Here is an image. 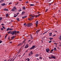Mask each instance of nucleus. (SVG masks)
<instances>
[{"mask_svg":"<svg viewBox=\"0 0 61 61\" xmlns=\"http://www.w3.org/2000/svg\"><path fill=\"white\" fill-rule=\"evenodd\" d=\"M35 16H36V15H33V16H32V17H33V19H34V17H35Z\"/></svg>","mask_w":61,"mask_h":61,"instance_id":"nucleus-45","label":"nucleus"},{"mask_svg":"<svg viewBox=\"0 0 61 61\" xmlns=\"http://www.w3.org/2000/svg\"><path fill=\"white\" fill-rule=\"evenodd\" d=\"M24 25H25V26H27V24H26L25 23L24 24Z\"/></svg>","mask_w":61,"mask_h":61,"instance_id":"nucleus-30","label":"nucleus"},{"mask_svg":"<svg viewBox=\"0 0 61 61\" xmlns=\"http://www.w3.org/2000/svg\"><path fill=\"white\" fill-rule=\"evenodd\" d=\"M34 19V17H31L30 18H28V19L29 20H32V19Z\"/></svg>","mask_w":61,"mask_h":61,"instance_id":"nucleus-9","label":"nucleus"},{"mask_svg":"<svg viewBox=\"0 0 61 61\" xmlns=\"http://www.w3.org/2000/svg\"><path fill=\"white\" fill-rule=\"evenodd\" d=\"M30 6H34L35 5L34 4H30Z\"/></svg>","mask_w":61,"mask_h":61,"instance_id":"nucleus-36","label":"nucleus"},{"mask_svg":"<svg viewBox=\"0 0 61 61\" xmlns=\"http://www.w3.org/2000/svg\"><path fill=\"white\" fill-rule=\"evenodd\" d=\"M16 33H19V31H16Z\"/></svg>","mask_w":61,"mask_h":61,"instance_id":"nucleus-41","label":"nucleus"},{"mask_svg":"<svg viewBox=\"0 0 61 61\" xmlns=\"http://www.w3.org/2000/svg\"><path fill=\"white\" fill-rule=\"evenodd\" d=\"M39 59H42V58L41 57H40L39 58Z\"/></svg>","mask_w":61,"mask_h":61,"instance_id":"nucleus-52","label":"nucleus"},{"mask_svg":"<svg viewBox=\"0 0 61 61\" xmlns=\"http://www.w3.org/2000/svg\"><path fill=\"white\" fill-rule=\"evenodd\" d=\"M1 1H2V2H4V0H1Z\"/></svg>","mask_w":61,"mask_h":61,"instance_id":"nucleus-61","label":"nucleus"},{"mask_svg":"<svg viewBox=\"0 0 61 61\" xmlns=\"http://www.w3.org/2000/svg\"><path fill=\"white\" fill-rule=\"evenodd\" d=\"M59 46H61V44H60V45Z\"/></svg>","mask_w":61,"mask_h":61,"instance_id":"nucleus-64","label":"nucleus"},{"mask_svg":"<svg viewBox=\"0 0 61 61\" xmlns=\"http://www.w3.org/2000/svg\"><path fill=\"white\" fill-rule=\"evenodd\" d=\"M30 16H31L32 17V16H32V15L31 14L30 15Z\"/></svg>","mask_w":61,"mask_h":61,"instance_id":"nucleus-60","label":"nucleus"},{"mask_svg":"<svg viewBox=\"0 0 61 61\" xmlns=\"http://www.w3.org/2000/svg\"><path fill=\"white\" fill-rule=\"evenodd\" d=\"M19 51H20V52H21V49H20L19 50Z\"/></svg>","mask_w":61,"mask_h":61,"instance_id":"nucleus-56","label":"nucleus"},{"mask_svg":"<svg viewBox=\"0 0 61 61\" xmlns=\"http://www.w3.org/2000/svg\"><path fill=\"white\" fill-rule=\"evenodd\" d=\"M51 42H52V41H49V42L50 43H51Z\"/></svg>","mask_w":61,"mask_h":61,"instance_id":"nucleus-54","label":"nucleus"},{"mask_svg":"<svg viewBox=\"0 0 61 61\" xmlns=\"http://www.w3.org/2000/svg\"><path fill=\"white\" fill-rule=\"evenodd\" d=\"M48 10L47 9H46L45 11V12H47V11Z\"/></svg>","mask_w":61,"mask_h":61,"instance_id":"nucleus-37","label":"nucleus"},{"mask_svg":"<svg viewBox=\"0 0 61 61\" xmlns=\"http://www.w3.org/2000/svg\"><path fill=\"white\" fill-rule=\"evenodd\" d=\"M40 30H41V29H39L37 30L36 31V34H37V35H38V33H39V32L40 31Z\"/></svg>","mask_w":61,"mask_h":61,"instance_id":"nucleus-8","label":"nucleus"},{"mask_svg":"<svg viewBox=\"0 0 61 61\" xmlns=\"http://www.w3.org/2000/svg\"><path fill=\"white\" fill-rule=\"evenodd\" d=\"M15 58L13 59V60L12 61H14L15 59Z\"/></svg>","mask_w":61,"mask_h":61,"instance_id":"nucleus-58","label":"nucleus"},{"mask_svg":"<svg viewBox=\"0 0 61 61\" xmlns=\"http://www.w3.org/2000/svg\"><path fill=\"white\" fill-rule=\"evenodd\" d=\"M29 45L28 44H26L25 46L24 47V48L26 49V48H27L28 47H29Z\"/></svg>","mask_w":61,"mask_h":61,"instance_id":"nucleus-5","label":"nucleus"},{"mask_svg":"<svg viewBox=\"0 0 61 61\" xmlns=\"http://www.w3.org/2000/svg\"><path fill=\"white\" fill-rule=\"evenodd\" d=\"M33 41H30V43H33Z\"/></svg>","mask_w":61,"mask_h":61,"instance_id":"nucleus-57","label":"nucleus"},{"mask_svg":"<svg viewBox=\"0 0 61 61\" xmlns=\"http://www.w3.org/2000/svg\"><path fill=\"white\" fill-rule=\"evenodd\" d=\"M1 30H4V29H3V28H1Z\"/></svg>","mask_w":61,"mask_h":61,"instance_id":"nucleus-48","label":"nucleus"},{"mask_svg":"<svg viewBox=\"0 0 61 61\" xmlns=\"http://www.w3.org/2000/svg\"><path fill=\"white\" fill-rule=\"evenodd\" d=\"M59 39H60V40H61V36H60L59 37Z\"/></svg>","mask_w":61,"mask_h":61,"instance_id":"nucleus-24","label":"nucleus"},{"mask_svg":"<svg viewBox=\"0 0 61 61\" xmlns=\"http://www.w3.org/2000/svg\"><path fill=\"white\" fill-rule=\"evenodd\" d=\"M46 51L47 53H50L49 51H50V50L49 48H46Z\"/></svg>","mask_w":61,"mask_h":61,"instance_id":"nucleus-7","label":"nucleus"},{"mask_svg":"<svg viewBox=\"0 0 61 61\" xmlns=\"http://www.w3.org/2000/svg\"><path fill=\"white\" fill-rule=\"evenodd\" d=\"M40 12H37V14H40Z\"/></svg>","mask_w":61,"mask_h":61,"instance_id":"nucleus-46","label":"nucleus"},{"mask_svg":"<svg viewBox=\"0 0 61 61\" xmlns=\"http://www.w3.org/2000/svg\"><path fill=\"white\" fill-rule=\"evenodd\" d=\"M10 34H12V36H13V33L12 32L11 33H10Z\"/></svg>","mask_w":61,"mask_h":61,"instance_id":"nucleus-51","label":"nucleus"},{"mask_svg":"<svg viewBox=\"0 0 61 61\" xmlns=\"http://www.w3.org/2000/svg\"><path fill=\"white\" fill-rule=\"evenodd\" d=\"M40 15H41V14H38V15H37L38 17V16H40Z\"/></svg>","mask_w":61,"mask_h":61,"instance_id":"nucleus-49","label":"nucleus"},{"mask_svg":"<svg viewBox=\"0 0 61 61\" xmlns=\"http://www.w3.org/2000/svg\"><path fill=\"white\" fill-rule=\"evenodd\" d=\"M3 42V41H0V44H1V43H2Z\"/></svg>","mask_w":61,"mask_h":61,"instance_id":"nucleus-47","label":"nucleus"},{"mask_svg":"<svg viewBox=\"0 0 61 61\" xmlns=\"http://www.w3.org/2000/svg\"><path fill=\"white\" fill-rule=\"evenodd\" d=\"M33 53H34L32 51H31L29 53L28 56H30L31 55H32L33 54Z\"/></svg>","mask_w":61,"mask_h":61,"instance_id":"nucleus-6","label":"nucleus"},{"mask_svg":"<svg viewBox=\"0 0 61 61\" xmlns=\"http://www.w3.org/2000/svg\"><path fill=\"white\" fill-rule=\"evenodd\" d=\"M37 17H38V16H37V15H35L36 18Z\"/></svg>","mask_w":61,"mask_h":61,"instance_id":"nucleus-43","label":"nucleus"},{"mask_svg":"<svg viewBox=\"0 0 61 61\" xmlns=\"http://www.w3.org/2000/svg\"><path fill=\"white\" fill-rule=\"evenodd\" d=\"M15 36H13L11 38L12 40H13V39H14L15 38Z\"/></svg>","mask_w":61,"mask_h":61,"instance_id":"nucleus-12","label":"nucleus"},{"mask_svg":"<svg viewBox=\"0 0 61 61\" xmlns=\"http://www.w3.org/2000/svg\"><path fill=\"white\" fill-rule=\"evenodd\" d=\"M25 40H24V41L22 42V44H23V43H24L25 44Z\"/></svg>","mask_w":61,"mask_h":61,"instance_id":"nucleus-22","label":"nucleus"},{"mask_svg":"<svg viewBox=\"0 0 61 61\" xmlns=\"http://www.w3.org/2000/svg\"><path fill=\"white\" fill-rule=\"evenodd\" d=\"M2 2L1 1V0H0V3H1Z\"/></svg>","mask_w":61,"mask_h":61,"instance_id":"nucleus-63","label":"nucleus"},{"mask_svg":"<svg viewBox=\"0 0 61 61\" xmlns=\"http://www.w3.org/2000/svg\"><path fill=\"white\" fill-rule=\"evenodd\" d=\"M51 57H49V59H51V58H53V59H56V57L55 56H54L53 55H51Z\"/></svg>","mask_w":61,"mask_h":61,"instance_id":"nucleus-1","label":"nucleus"},{"mask_svg":"<svg viewBox=\"0 0 61 61\" xmlns=\"http://www.w3.org/2000/svg\"><path fill=\"white\" fill-rule=\"evenodd\" d=\"M31 25H32V23H30L29 24H27V27H30Z\"/></svg>","mask_w":61,"mask_h":61,"instance_id":"nucleus-4","label":"nucleus"},{"mask_svg":"<svg viewBox=\"0 0 61 61\" xmlns=\"http://www.w3.org/2000/svg\"><path fill=\"white\" fill-rule=\"evenodd\" d=\"M8 14H6V17H8Z\"/></svg>","mask_w":61,"mask_h":61,"instance_id":"nucleus-19","label":"nucleus"},{"mask_svg":"<svg viewBox=\"0 0 61 61\" xmlns=\"http://www.w3.org/2000/svg\"><path fill=\"white\" fill-rule=\"evenodd\" d=\"M20 46V44H18V45L17 46Z\"/></svg>","mask_w":61,"mask_h":61,"instance_id":"nucleus-55","label":"nucleus"},{"mask_svg":"<svg viewBox=\"0 0 61 61\" xmlns=\"http://www.w3.org/2000/svg\"><path fill=\"white\" fill-rule=\"evenodd\" d=\"M22 44H22V43H20V46H21L22 45Z\"/></svg>","mask_w":61,"mask_h":61,"instance_id":"nucleus-40","label":"nucleus"},{"mask_svg":"<svg viewBox=\"0 0 61 61\" xmlns=\"http://www.w3.org/2000/svg\"><path fill=\"white\" fill-rule=\"evenodd\" d=\"M12 34H13V36L14 35H17V33H16V31H13L12 32Z\"/></svg>","mask_w":61,"mask_h":61,"instance_id":"nucleus-3","label":"nucleus"},{"mask_svg":"<svg viewBox=\"0 0 61 61\" xmlns=\"http://www.w3.org/2000/svg\"><path fill=\"white\" fill-rule=\"evenodd\" d=\"M49 39H50V40H52L53 39V38L50 37Z\"/></svg>","mask_w":61,"mask_h":61,"instance_id":"nucleus-18","label":"nucleus"},{"mask_svg":"<svg viewBox=\"0 0 61 61\" xmlns=\"http://www.w3.org/2000/svg\"><path fill=\"white\" fill-rule=\"evenodd\" d=\"M22 11V9H20L18 10L19 12H20V11Z\"/></svg>","mask_w":61,"mask_h":61,"instance_id":"nucleus-34","label":"nucleus"},{"mask_svg":"<svg viewBox=\"0 0 61 61\" xmlns=\"http://www.w3.org/2000/svg\"><path fill=\"white\" fill-rule=\"evenodd\" d=\"M27 17V16H23L22 17V19H24V18H26Z\"/></svg>","mask_w":61,"mask_h":61,"instance_id":"nucleus-14","label":"nucleus"},{"mask_svg":"<svg viewBox=\"0 0 61 61\" xmlns=\"http://www.w3.org/2000/svg\"><path fill=\"white\" fill-rule=\"evenodd\" d=\"M54 50L55 51H56L57 50V49H56V48H54Z\"/></svg>","mask_w":61,"mask_h":61,"instance_id":"nucleus-35","label":"nucleus"},{"mask_svg":"<svg viewBox=\"0 0 61 61\" xmlns=\"http://www.w3.org/2000/svg\"><path fill=\"white\" fill-rule=\"evenodd\" d=\"M14 8H13V9L15 10V9H16L17 8H16V7L15 6H14L13 7Z\"/></svg>","mask_w":61,"mask_h":61,"instance_id":"nucleus-29","label":"nucleus"},{"mask_svg":"<svg viewBox=\"0 0 61 61\" xmlns=\"http://www.w3.org/2000/svg\"><path fill=\"white\" fill-rule=\"evenodd\" d=\"M12 59H11V60L9 59L7 61H12Z\"/></svg>","mask_w":61,"mask_h":61,"instance_id":"nucleus-33","label":"nucleus"},{"mask_svg":"<svg viewBox=\"0 0 61 61\" xmlns=\"http://www.w3.org/2000/svg\"><path fill=\"white\" fill-rule=\"evenodd\" d=\"M17 16V15H14V17H16Z\"/></svg>","mask_w":61,"mask_h":61,"instance_id":"nucleus-50","label":"nucleus"},{"mask_svg":"<svg viewBox=\"0 0 61 61\" xmlns=\"http://www.w3.org/2000/svg\"><path fill=\"white\" fill-rule=\"evenodd\" d=\"M38 56H39V55H38V54H36L35 56H36V57H37Z\"/></svg>","mask_w":61,"mask_h":61,"instance_id":"nucleus-20","label":"nucleus"},{"mask_svg":"<svg viewBox=\"0 0 61 61\" xmlns=\"http://www.w3.org/2000/svg\"><path fill=\"white\" fill-rule=\"evenodd\" d=\"M25 13V11H23L21 15H24Z\"/></svg>","mask_w":61,"mask_h":61,"instance_id":"nucleus-21","label":"nucleus"},{"mask_svg":"<svg viewBox=\"0 0 61 61\" xmlns=\"http://www.w3.org/2000/svg\"><path fill=\"white\" fill-rule=\"evenodd\" d=\"M18 4V2L16 3L15 4V5H17Z\"/></svg>","mask_w":61,"mask_h":61,"instance_id":"nucleus-39","label":"nucleus"},{"mask_svg":"<svg viewBox=\"0 0 61 61\" xmlns=\"http://www.w3.org/2000/svg\"><path fill=\"white\" fill-rule=\"evenodd\" d=\"M36 46V45H33V46H32V47H30V50H32V49H34L35 48V47Z\"/></svg>","mask_w":61,"mask_h":61,"instance_id":"nucleus-2","label":"nucleus"},{"mask_svg":"<svg viewBox=\"0 0 61 61\" xmlns=\"http://www.w3.org/2000/svg\"><path fill=\"white\" fill-rule=\"evenodd\" d=\"M2 27L3 28L5 29V27L4 26H2Z\"/></svg>","mask_w":61,"mask_h":61,"instance_id":"nucleus-53","label":"nucleus"},{"mask_svg":"<svg viewBox=\"0 0 61 61\" xmlns=\"http://www.w3.org/2000/svg\"><path fill=\"white\" fill-rule=\"evenodd\" d=\"M13 29L10 28L9 31H13Z\"/></svg>","mask_w":61,"mask_h":61,"instance_id":"nucleus-17","label":"nucleus"},{"mask_svg":"<svg viewBox=\"0 0 61 61\" xmlns=\"http://www.w3.org/2000/svg\"><path fill=\"white\" fill-rule=\"evenodd\" d=\"M30 38L31 39V40H32L33 39V36H32V35L31 34H30Z\"/></svg>","mask_w":61,"mask_h":61,"instance_id":"nucleus-11","label":"nucleus"},{"mask_svg":"<svg viewBox=\"0 0 61 61\" xmlns=\"http://www.w3.org/2000/svg\"><path fill=\"white\" fill-rule=\"evenodd\" d=\"M9 42H10V44H12V42L10 41Z\"/></svg>","mask_w":61,"mask_h":61,"instance_id":"nucleus-59","label":"nucleus"},{"mask_svg":"<svg viewBox=\"0 0 61 61\" xmlns=\"http://www.w3.org/2000/svg\"><path fill=\"white\" fill-rule=\"evenodd\" d=\"M11 4H12V2L10 3H9V5H11Z\"/></svg>","mask_w":61,"mask_h":61,"instance_id":"nucleus-38","label":"nucleus"},{"mask_svg":"<svg viewBox=\"0 0 61 61\" xmlns=\"http://www.w3.org/2000/svg\"><path fill=\"white\" fill-rule=\"evenodd\" d=\"M10 28H8L6 30V31H8V30H9H9H10Z\"/></svg>","mask_w":61,"mask_h":61,"instance_id":"nucleus-27","label":"nucleus"},{"mask_svg":"<svg viewBox=\"0 0 61 61\" xmlns=\"http://www.w3.org/2000/svg\"><path fill=\"white\" fill-rule=\"evenodd\" d=\"M1 25H4V24L2 23V24H1Z\"/></svg>","mask_w":61,"mask_h":61,"instance_id":"nucleus-62","label":"nucleus"},{"mask_svg":"<svg viewBox=\"0 0 61 61\" xmlns=\"http://www.w3.org/2000/svg\"><path fill=\"white\" fill-rule=\"evenodd\" d=\"M2 19H3V18H2V17H0V21H1V20H2Z\"/></svg>","mask_w":61,"mask_h":61,"instance_id":"nucleus-32","label":"nucleus"},{"mask_svg":"<svg viewBox=\"0 0 61 61\" xmlns=\"http://www.w3.org/2000/svg\"><path fill=\"white\" fill-rule=\"evenodd\" d=\"M16 20H17V21H20V20H19V18H17Z\"/></svg>","mask_w":61,"mask_h":61,"instance_id":"nucleus-23","label":"nucleus"},{"mask_svg":"<svg viewBox=\"0 0 61 61\" xmlns=\"http://www.w3.org/2000/svg\"><path fill=\"white\" fill-rule=\"evenodd\" d=\"M6 5V4L5 3H3L1 4V5L2 6H4V5Z\"/></svg>","mask_w":61,"mask_h":61,"instance_id":"nucleus-13","label":"nucleus"},{"mask_svg":"<svg viewBox=\"0 0 61 61\" xmlns=\"http://www.w3.org/2000/svg\"><path fill=\"white\" fill-rule=\"evenodd\" d=\"M7 36H8V34H7V35H5V38H6V37H7Z\"/></svg>","mask_w":61,"mask_h":61,"instance_id":"nucleus-31","label":"nucleus"},{"mask_svg":"<svg viewBox=\"0 0 61 61\" xmlns=\"http://www.w3.org/2000/svg\"><path fill=\"white\" fill-rule=\"evenodd\" d=\"M11 32L12 31H9L7 33H8V34H10V33H11Z\"/></svg>","mask_w":61,"mask_h":61,"instance_id":"nucleus-26","label":"nucleus"},{"mask_svg":"<svg viewBox=\"0 0 61 61\" xmlns=\"http://www.w3.org/2000/svg\"><path fill=\"white\" fill-rule=\"evenodd\" d=\"M38 21L37 20V21H36V26H37V25L38 24Z\"/></svg>","mask_w":61,"mask_h":61,"instance_id":"nucleus-10","label":"nucleus"},{"mask_svg":"<svg viewBox=\"0 0 61 61\" xmlns=\"http://www.w3.org/2000/svg\"><path fill=\"white\" fill-rule=\"evenodd\" d=\"M23 10H25V6H23Z\"/></svg>","mask_w":61,"mask_h":61,"instance_id":"nucleus-25","label":"nucleus"},{"mask_svg":"<svg viewBox=\"0 0 61 61\" xmlns=\"http://www.w3.org/2000/svg\"><path fill=\"white\" fill-rule=\"evenodd\" d=\"M11 10V11H15V10L13 8Z\"/></svg>","mask_w":61,"mask_h":61,"instance_id":"nucleus-28","label":"nucleus"},{"mask_svg":"<svg viewBox=\"0 0 61 61\" xmlns=\"http://www.w3.org/2000/svg\"><path fill=\"white\" fill-rule=\"evenodd\" d=\"M3 10H4V11H8V9H5L4 8V9Z\"/></svg>","mask_w":61,"mask_h":61,"instance_id":"nucleus-15","label":"nucleus"},{"mask_svg":"<svg viewBox=\"0 0 61 61\" xmlns=\"http://www.w3.org/2000/svg\"><path fill=\"white\" fill-rule=\"evenodd\" d=\"M49 36H52V33H49Z\"/></svg>","mask_w":61,"mask_h":61,"instance_id":"nucleus-16","label":"nucleus"},{"mask_svg":"<svg viewBox=\"0 0 61 61\" xmlns=\"http://www.w3.org/2000/svg\"><path fill=\"white\" fill-rule=\"evenodd\" d=\"M56 36V34H55L54 35H53V36Z\"/></svg>","mask_w":61,"mask_h":61,"instance_id":"nucleus-44","label":"nucleus"},{"mask_svg":"<svg viewBox=\"0 0 61 61\" xmlns=\"http://www.w3.org/2000/svg\"><path fill=\"white\" fill-rule=\"evenodd\" d=\"M54 51V49H52V50L51 51V52H52V51Z\"/></svg>","mask_w":61,"mask_h":61,"instance_id":"nucleus-42","label":"nucleus"}]
</instances>
